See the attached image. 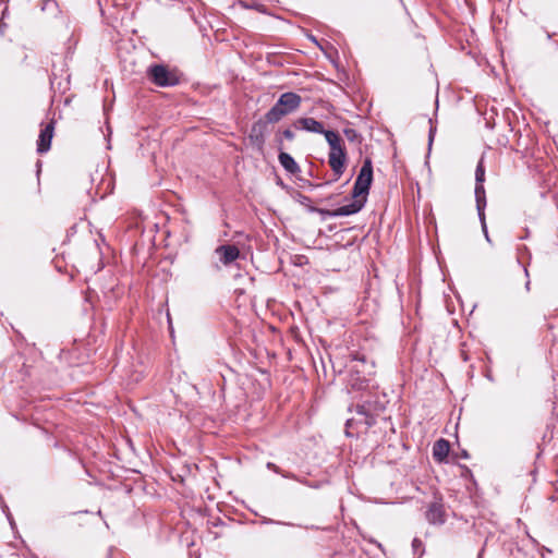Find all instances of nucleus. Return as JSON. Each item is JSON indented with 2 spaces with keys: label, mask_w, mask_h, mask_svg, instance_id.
I'll list each match as a JSON object with an SVG mask.
<instances>
[{
  "label": "nucleus",
  "mask_w": 558,
  "mask_h": 558,
  "mask_svg": "<svg viewBox=\"0 0 558 558\" xmlns=\"http://www.w3.org/2000/svg\"><path fill=\"white\" fill-rule=\"evenodd\" d=\"M302 98L300 95L288 92L280 95L277 102L265 114L267 123H276L283 117L294 112L301 105Z\"/></svg>",
  "instance_id": "obj_1"
},
{
  "label": "nucleus",
  "mask_w": 558,
  "mask_h": 558,
  "mask_svg": "<svg viewBox=\"0 0 558 558\" xmlns=\"http://www.w3.org/2000/svg\"><path fill=\"white\" fill-rule=\"evenodd\" d=\"M475 198H476V207L478 210V216L483 223V229L485 231L486 239L488 240L486 226H485V217H484V208L486 206V196H485V189H484V181H485V168L483 165V160L481 159L476 166L475 170Z\"/></svg>",
  "instance_id": "obj_2"
},
{
  "label": "nucleus",
  "mask_w": 558,
  "mask_h": 558,
  "mask_svg": "<svg viewBox=\"0 0 558 558\" xmlns=\"http://www.w3.org/2000/svg\"><path fill=\"white\" fill-rule=\"evenodd\" d=\"M373 180V166L371 159H365L353 186V197H365Z\"/></svg>",
  "instance_id": "obj_3"
},
{
  "label": "nucleus",
  "mask_w": 558,
  "mask_h": 558,
  "mask_svg": "<svg viewBox=\"0 0 558 558\" xmlns=\"http://www.w3.org/2000/svg\"><path fill=\"white\" fill-rule=\"evenodd\" d=\"M365 201H366L365 197H357V198H354V201H352L350 204L343 205L335 210L319 209V208H315V207H311V210L318 211L323 215H327L330 217L350 216V215L359 213L363 208Z\"/></svg>",
  "instance_id": "obj_4"
},
{
  "label": "nucleus",
  "mask_w": 558,
  "mask_h": 558,
  "mask_svg": "<svg viewBox=\"0 0 558 558\" xmlns=\"http://www.w3.org/2000/svg\"><path fill=\"white\" fill-rule=\"evenodd\" d=\"M151 81L159 86H173L178 78L165 65H154L148 69Z\"/></svg>",
  "instance_id": "obj_5"
},
{
  "label": "nucleus",
  "mask_w": 558,
  "mask_h": 558,
  "mask_svg": "<svg viewBox=\"0 0 558 558\" xmlns=\"http://www.w3.org/2000/svg\"><path fill=\"white\" fill-rule=\"evenodd\" d=\"M345 161H347L345 148L338 149L336 151H329L328 162H329L331 170L337 175V178H339L344 172Z\"/></svg>",
  "instance_id": "obj_6"
},
{
  "label": "nucleus",
  "mask_w": 558,
  "mask_h": 558,
  "mask_svg": "<svg viewBox=\"0 0 558 558\" xmlns=\"http://www.w3.org/2000/svg\"><path fill=\"white\" fill-rule=\"evenodd\" d=\"M54 133V123L53 121L46 124L41 130L37 142V151L39 154H45L50 149L51 141Z\"/></svg>",
  "instance_id": "obj_7"
},
{
  "label": "nucleus",
  "mask_w": 558,
  "mask_h": 558,
  "mask_svg": "<svg viewBox=\"0 0 558 558\" xmlns=\"http://www.w3.org/2000/svg\"><path fill=\"white\" fill-rule=\"evenodd\" d=\"M425 517L430 524H444L446 521L444 505L439 501L432 502L427 508Z\"/></svg>",
  "instance_id": "obj_8"
},
{
  "label": "nucleus",
  "mask_w": 558,
  "mask_h": 558,
  "mask_svg": "<svg viewBox=\"0 0 558 558\" xmlns=\"http://www.w3.org/2000/svg\"><path fill=\"white\" fill-rule=\"evenodd\" d=\"M294 126L299 130H304L312 133L324 134L327 130L324 129L323 123L315 120L314 118H299L294 122Z\"/></svg>",
  "instance_id": "obj_9"
},
{
  "label": "nucleus",
  "mask_w": 558,
  "mask_h": 558,
  "mask_svg": "<svg viewBox=\"0 0 558 558\" xmlns=\"http://www.w3.org/2000/svg\"><path fill=\"white\" fill-rule=\"evenodd\" d=\"M219 260L223 265H230L240 256V251L235 245H220L215 250Z\"/></svg>",
  "instance_id": "obj_10"
},
{
  "label": "nucleus",
  "mask_w": 558,
  "mask_h": 558,
  "mask_svg": "<svg viewBox=\"0 0 558 558\" xmlns=\"http://www.w3.org/2000/svg\"><path fill=\"white\" fill-rule=\"evenodd\" d=\"M449 449H450V446H449L448 440H446L444 438L438 439L433 446L434 459L439 462H442L448 457Z\"/></svg>",
  "instance_id": "obj_11"
},
{
  "label": "nucleus",
  "mask_w": 558,
  "mask_h": 558,
  "mask_svg": "<svg viewBox=\"0 0 558 558\" xmlns=\"http://www.w3.org/2000/svg\"><path fill=\"white\" fill-rule=\"evenodd\" d=\"M280 165L287 170L289 173L295 174L300 172V167L293 159V157L284 151H281L278 156Z\"/></svg>",
  "instance_id": "obj_12"
},
{
  "label": "nucleus",
  "mask_w": 558,
  "mask_h": 558,
  "mask_svg": "<svg viewBox=\"0 0 558 558\" xmlns=\"http://www.w3.org/2000/svg\"><path fill=\"white\" fill-rule=\"evenodd\" d=\"M325 138L330 147L329 151H336L338 149H344L343 141L340 135L335 131H327Z\"/></svg>",
  "instance_id": "obj_13"
},
{
  "label": "nucleus",
  "mask_w": 558,
  "mask_h": 558,
  "mask_svg": "<svg viewBox=\"0 0 558 558\" xmlns=\"http://www.w3.org/2000/svg\"><path fill=\"white\" fill-rule=\"evenodd\" d=\"M356 412L361 416L357 423L363 424L365 429L375 424V417L368 412L365 405H357Z\"/></svg>",
  "instance_id": "obj_14"
},
{
  "label": "nucleus",
  "mask_w": 558,
  "mask_h": 558,
  "mask_svg": "<svg viewBox=\"0 0 558 558\" xmlns=\"http://www.w3.org/2000/svg\"><path fill=\"white\" fill-rule=\"evenodd\" d=\"M349 385L354 390H362L365 388V379H361L359 376H355L353 368H351Z\"/></svg>",
  "instance_id": "obj_15"
},
{
  "label": "nucleus",
  "mask_w": 558,
  "mask_h": 558,
  "mask_svg": "<svg viewBox=\"0 0 558 558\" xmlns=\"http://www.w3.org/2000/svg\"><path fill=\"white\" fill-rule=\"evenodd\" d=\"M344 134L350 141H354L357 135L355 130L353 129H345Z\"/></svg>",
  "instance_id": "obj_16"
},
{
  "label": "nucleus",
  "mask_w": 558,
  "mask_h": 558,
  "mask_svg": "<svg viewBox=\"0 0 558 558\" xmlns=\"http://www.w3.org/2000/svg\"><path fill=\"white\" fill-rule=\"evenodd\" d=\"M282 135L284 138H287L288 141H293L294 140V133L293 131H291L290 129H286L283 132H282Z\"/></svg>",
  "instance_id": "obj_17"
},
{
  "label": "nucleus",
  "mask_w": 558,
  "mask_h": 558,
  "mask_svg": "<svg viewBox=\"0 0 558 558\" xmlns=\"http://www.w3.org/2000/svg\"><path fill=\"white\" fill-rule=\"evenodd\" d=\"M412 546L416 549L422 546V541L418 538H414L412 542Z\"/></svg>",
  "instance_id": "obj_18"
},
{
  "label": "nucleus",
  "mask_w": 558,
  "mask_h": 558,
  "mask_svg": "<svg viewBox=\"0 0 558 558\" xmlns=\"http://www.w3.org/2000/svg\"><path fill=\"white\" fill-rule=\"evenodd\" d=\"M307 201H310V199H308V197L303 196V195H300V203H301V204L305 205V203H306Z\"/></svg>",
  "instance_id": "obj_19"
},
{
  "label": "nucleus",
  "mask_w": 558,
  "mask_h": 558,
  "mask_svg": "<svg viewBox=\"0 0 558 558\" xmlns=\"http://www.w3.org/2000/svg\"><path fill=\"white\" fill-rule=\"evenodd\" d=\"M260 122L256 123L253 125V129H252V132L255 133L257 131L258 128H260Z\"/></svg>",
  "instance_id": "obj_20"
},
{
  "label": "nucleus",
  "mask_w": 558,
  "mask_h": 558,
  "mask_svg": "<svg viewBox=\"0 0 558 558\" xmlns=\"http://www.w3.org/2000/svg\"><path fill=\"white\" fill-rule=\"evenodd\" d=\"M353 425V420H348L347 421V428H351Z\"/></svg>",
  "instance_id": "obj_21"
},
{
  "label": "nucleus",
  "mask_w": 558,
  "mask_h": 558,
  "mask_svg": "<svg viewBox=\"0 0 558 558\" xmlns=\"http://www.w3.org/2000/svg\"><path fill=\"white\" fill-rule=\"evenodd\" d=\"M256 140H258L260 144L264 143L263 137L259 138L258 136H256Z\"/></svg>",
  "instance_id": "obj_22"
}]
</instances>
